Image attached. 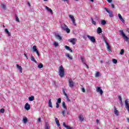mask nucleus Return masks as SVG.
Segmentation results:
<instances>
[{"instance_id":"obj_27","label":"nucleus","mask_w":129,"mask_h":129,"mask_svg":"<svg viewBox=\"0 0 129 129\" xmlns=\"http://www.w3.org/2000/svg\"><path fill=\"white\" fill-rule=\"evenodd\" d=\"M23 120L24 123H27V122H28V118H27V117H24L23 118Z\"/></svg>"},{"instance_id":"obj_12","label":"nucleus","mask_w":129,"mask_h":129,"mask_svg":"<svg viewBox=\"0 0 129 129\" xmlns=\"http://www.w3.org/2000/svg\"><path fill=\"white\" fill-rule=\"evenodd\" d=\"M24 108L26 109V110H30V109H31V106H30V104H29V103H26L25 104Z\"/></svg>"},{"instance_id":"obj_24","label":"nucleus","mask_w":129,"mask_h":129,"mask_svg":"<svg viewBox=\"0 0 129 129\" xmlns=\"http://www.w3.org/2000/svg\"><path fill=\"white\" fill-rule=\"evenodd\" d=\"M37 51H38V49H37V46L36 45L33 46V52H35Z\"/></svg>"},{"instance_id":"obj_58","label":"nucleus","mask_w":129,"mask_h":129,"mask_svg":"<svg viewBox=\"0 0 129 129\" xmlns=\"http://www.w3.org/2000/svg\"><path fill=\"white\" fill-rule=\"evenodd\" d=\"M38 121H39V122L41 121V118H38Z\"/></svg>"},{"instance_id":"obj_39","label":"nucleus","mask_w":129,"mask_h":129,"mask_svg":"<svg viewBox=\"0 0 129 129\" xmlns=\"http://www.w3.org/2000/svg\"><path fill=\"white\" fill-rule=\"evenodd\" d=\"M56 103H61V98H59L57 99Z\"/></svg>"},{"instance_id":"obj_10","label":"nucleus","mask_w":129,"mask_h":129,"mask_svg":"<svg viewBox=\"0 0 129 129\" xmlns=\"http://www.w3.org/2000/svg\"><path fill=\"white\" fill-rule=\"evenodd\" d=\"M104 42L107 46V51L108 52H111V49L110 48V45H109V44L107 43V41L106 40H104Z\"/></svg>"},{"instance_id":"obj_28","label":"nucleus","mask_w":129,"mask_h":129,"mask_svg":"<svg viewBox=\"0 0 129 129\" xmlns=\"http://www.w3.org/2000/svg\"><path fill=\"white\" fill-rule=\"evenodd\" d=\"M31 60L33 61L35 63H37V60L35 59V57H34V56L33 55H31Z\"/></svg>"},{"instance_id":"obj_52","label":"nucleus","mask_w":129,"mask_h":129,"mask_svg":"<svg viewBox=\"0 0 129 129\" xmlns=\"http://www.w3.org/2000/svg\"><path fill=\"white\" fill-rule=\"evenodd\" d=\"M81 59L82 60V62L83 63V64H84V63H85V62H84V61H83V58H82V57H81Z\"/></svg>"},{"instance_id":"obj_43","label":"nucleus","mask_w":129,"mask_h":129,"mask_svg":"<svg viewBox=\"0 0 129 129\" xmlns=\"http://www.w3.org/2000/svg\"><path fill=\"white\" fill-rule=\"evenodd\" d=\"M1 8H2L3 9H6V5L5 4H1Z\"/></svg>"},{"instance_id":"obj_9","label":"nucleus","mask_w":129,"mask_h":129,"mask_svg":"<svg viewBox=\"0 0 129 129\" xmlns=\"http://www.w3.org/2000/svg\"><path fill=\"white\" fill-rule=\"evenodd\" d=\"M69 17L70 19H71L73 25H74V26H76V23L75 22V18H74V17L71 15H70Z\"/></svg>"},{"instance_id":"obj_62","label":"nucleus","mask_w":129,"mask_h":129,"mask_svg":"<svg viewBox=\"0 0 129 129\" xmlns=\"http://www.w3.org/2000/svg\"><path fill=\"white\" fill-rule=\"evenodd\" d=\"M67 114H68V115H69L70 114V113L69 112H67Z\"/></svg>"},{"instance_id":"obj_36","label":"nucleus","mask_w":129,"mask_h":129,"mask_svg":"<svg viewBox=\"0 0 129 129\" xmlns=\"http://www.w3.org/2000/svg\"><path fill=\"white\" fill-rule=\"evenodd\" d=\"M124 53V49H121L120 52V55H123Z\"/></svg>"},{"instance_id":"obj_29","label":"nucleus","mask_w":129,"mask_h":129,"mask_svg":"<svg viewBox=\"0 0 129 129\" xmlns=\"http://www.w3.org/2000/svg\"><path fill=\"white\" fill-rule=\"evenodd\" d=\"M66 56L68 57V58H69L71 60H72V59H73V58L72 57V56H71L69 53H67V54H66Z\"/></svg>"},{"instance_id":"obj_15","label":"nucleus","mask_w":129,"mask_h":129,"mask_svg":"<svg viewBox=\"0 0 129 129\" xmlns=\"http://www.w3.org/2000/svg\"><path fill=\"white\" fill-rule=\"evenodd\" d=\"M118 17L121 22H122V23H124V20H123V18H122V16H121V15H120V14H118Z\"/></svg>"},{"instance_id":"obj_34","label":"nucleus","mask_w":129,"mask_h":129,"mask_svg":"<svg viewBox=\"0 0 129 129\" xmlns=\"http://www.w3.org/2000/svg\"><path fill=\"white\" fill-rule=\"evenodd\" d=\"M112 62L114 63V64H116V63H117V60H116V59L113 58L112 59Z\"/></svg>"},{"instance_id":"obj_2","label":"nucleus","mask_w":129,"mask_h":129,"mask_svg":"<svg viewBox=\"0 0 129 129\" xmlns=\"http://www.w3.org/2000/svg\"><path fill=\"white\" fill-rule=\"evenodd\" d=\"M61 30H63V31H65L68 34H69V33H70V29L68 28V26L65 25V24H61Z\"/></svg>"},{"instance_id":"obj_4","label":"nucleus","mask_w":129,"mask_h":129,"mask_svg":"<svg viewBox=\"0 0 129 129\" xmlns=\"http://www.w3.org/2000/svg\"><path fill=\"white\" fill-rule=\"evenodd\" d=\"M76 41H77L76 38H70L69 39V42L72 43L73 45H75V44H76Z\"/></svg>"},{"instance_id":"obj_32","label":"nucleus","mask_w":129,"mask_h":129,"mask_svg":"<svg viewBox=\"0 0 129 129\" xmlns=\"http://www.w3.org/2000/svg\"><path fill=\"white\" fill-rule=\"evenodd\" d=\"M100 75V73H99V72H97L96 73L95 77H99Z\"/></svg>"},{"instance_id":"obj_18","label":"nucleus","mask_w":129,"mask_h":129,"mask_svg":"<svg viewBox=\"0 0 129 129\" xmlns=\"http://www.w3.org/2000/svg\"><path fill=\"white\" fill-rule=\"evenodd\" d=\"M45 9H46V10H47V11L48 12H49L50 13V14H53V11L52 10V9H51L47 6H46Z\"/></svg>"},{"instance_id":"obj_35","label":"nucleus","mask_w":129,"mask_h":129,"mask_svg":"<svg viewBox=\"0 0 129 129\" xmlns=\"http://www.w3.org/2000/svg\"><path fill=\"white\" fill-rule=\"evenodd\" d=\"M56 37L57 38L58 40H62V37H61L59 34L56 35Z\"/></svg>"},{"instance_id":"obj_1","label":"nucleus","mask_w":129,"mask_h":129,"mask_svg":"<svg viewBox=\"0 0 129 129\" xmlns=\"http://www.w3.org/2000/svg\"><path fill=\"white\" fill-rule=\"evenodd\" d=\"M58 73L61 78H62V77H64V76L65 75V70L63 68V66H60L58 68Z\"/></svg>"},{"instance_id":"obj_56","label":"nucleus","mask_w":129,"mask_h":129,"mask_svg":"<svg viewBox=\"0 0 129 129\" xmlns=\"http://www.w3.org/2000/svg\"><path fill=\"white\" fill-rule=\"evenodd\" d=\"M24 55L26 56V59H28V56H27V54L24 53Z\"/></svg>"},{"instance_id":"obj_59","label":"nucleus","mask_w":129,"mask_h":129,"mask_svg":"<svg viewBox=\"0 0 129 129\" xmlns=\"http://www.w3.org/2000/svg\"><path fill=\"white\" fill-rule=\"evenodd\" d=\"M100 63H101V64H102V63H103V61L102 60H100Z\"/></svg>"},{"instance_id":"obj_25","label":"nucleus","mask_w":129,"mask_h":129,"mask_svg":"<svg viewBox=\"0 0 129 129\" xmlns=\"http://www.w3.org/2000/svg\"><path fill=\"white\" fill-rule=\"evenodd\" d=\"M35 98L34 97V96H31V97H29V101H33V100H34Z\"/></svg>"},{"instance_id":"obj_11","label":"nucleus","mask_w":129,"mask_h":129,"mask_svg":"<svg viewBox=\"0 0 129 129\" xmlns=\"http://www.w3.org/2000/svg\"><path fill=\"white\" fill-rule=\"evenodd\" d=\"M125 106L127 110L129 111V104H128V99H127L125 100Z\"/></svg>"},{"instance_id":"obj_17","label":"nucleus","mask_w":129,"mask_h":129,"mask_svg":"<svg viewBox=\"0 0 129 129\" xmlns=\"http://www.w3.org/2000/svg\"><path fill=\"white\" fill-rule=\"evenodd\" d=\"M51 99H49L48 100V107H51V108H53V106L52 105V101Z\"/></svg>"},{"instance_id":"obj_53","label":"nucleus","mask_w":129,"mask_h":129,"mask_svg":"<svg viewBox=\"0 0 129 129\" xmlns=\"http://www.w3.org/2000/svg\"><path fill=\"white\" fill-rule=\"evenodd\" d=\"M111 7H112L113 9H114V5L113 4H111Z\"/></svg>"},{"instance_id":"obj_23","label":"nucleus","mask_w":129,"mask_h":129,"mask_svg":"<svg viewBox=\"0 0 129 129\" xmlns=\"http://www.w3.org/2000/svg\"><path fill=\"white\" fill-rule=\"evenodd\" d=\"M118 99L120 101V104H121V106H122V99L121 98V96H118Z\"/></svg>"},{"instance_id":"obj_30","label":"nucleus","mask_w":129,"mask_h":129,"mask_svg":"<svg viewBox=\"0 0 129 129\" xmlns=\"http://www.w3.org/2000/svg\"><path fill=\"white\" fill-rule=\"evenodd\" d=\"M62 106H63V108H64V109H66V110H67V107H66L65 102H62Z\"/></svg>"},{"instance_id":"obj_22","label":"nucleus","mask_w":129,"mask_h":129,"mask_svg":"<svg viewBox=\"0 0 129 129\" xmlns=\"http://www.w3.org/2000/svg\"><path fill=\"white\" fill-rule=\"evenodd\" d=\"M67 110L65 109L64 110H62L61 112L60 113L61 114L63 115V116H65V114H66V111Z\"/></svg>"},{"instance_id":"obj_50","label":"nucleus","mask_w":129,"mask_h":129,"mask_svg":"<svg viewBox=\"0 0 129 129\" xmlns=\"http://www.w3.org/2000/svg\"><path fill=\"white\" fill-rule=\"evenodd\" d=\"M35 52H36L37 55L40 56V53H39V51L38 50H37Z\"/></svg>"},{"instance_id":"obj_54","label":"nucleus","mask_w":129,"mask_h":129,"mask_svg":"<svg viewBox=\"0 0 129 129\" xmlns=\"http://www.w3.org/2000/svg\"><path fill=\"white\" fill-rule=\"evenodd\" d=\"M9 37H10V36H12V34H11L10 32L7 33Z\"/></svg>"},{"instance_id":"obj_51","label":"nucleus","mask_w":129,"mask_h":129,"mask_svg":"<svg viewBox=\"0 0 129 129\" xmlns=\"http://www.w3.org/2000/svg\"><path fill=\"white\" fill-rule=\"evenodd\" d=\"M82 92H85V89L84 88H83L82 89Z\"/></svg>"},{"instance_id":"obj_8","label":"nucleus","mask_w":129,"mask_h":129,"mask_svg":"<svg viewBox=\"0 0 129 129\" xmlns=\"http://www.w3.org/2000/svg\"><path fill=\"white\" fill-rule=\"evenodd\" d=\"M96 92H99L100 94L101 95H102L103 94V91H102V89H101V88L100 87H96Z\"/></svg>"},{"instance_id":"obj_48","label":"nucleus","mask_w":129,"mask_h":129,"mask_svg":"<svg viewBox=\"0 0 129 129\" xmlns=\"http://www.w3.org/2000/svg\"><path fill=\"white\" fill-rule=\"evenodd\" d=\"M5 33H6V34H8L10 32L9 31V30H8V29H5Z\"/></svg>"},{"instance_id":"obj_33","label":"nucleus","mask_w":129,"mask_h":129,"mask_svg":"<svg viewBox=\"0 0 129 129\" xmlns=\"http://www.w3.org/2000/svg\"><path fill=\"white\" fill-rule=\"evenodd\" d=\"M53 45H54V47H58V46H59V44L56 42H53Z\"/></svg>"},{"instance_id":"obj_21","label":"nucleus","mask_w":129,"mask_h":129,"mask_svg":"<svg viewBox=\"0 0 129 129\" xmlns=\"http://www.w3.org/2000/svg\"><path fill=\"white\" fill-rule=\"evenodd\" d=\"M45 129H50V125L48 122H45Z\"/></svg>"},{"instance_id":"obj_45","label":"nucleus","mask_w":129,"mask_h":129,"mask_svg":"<svg viewBox=\"0 0 129 129\" xmlns=\"http://www.w3.org/2000/svg\"><path fill=\"white\" fill-rule=\"evenodd\" d=\"M62 92H63V94H64V95H65L66 96L67 95H68L66 93V92H65V90H64V89H62Z\"/></svg>"},{"instance_id":"obj_7","label":"nucleus","mask_w":129,"mask_h":129,"mask_svg":"<svg viewBox=\"0 0 129 129\" xmlns=\"http://www.w3.org/2000/svg\"><path fill=\"white\" fill-rule=\"evenodd\" d=\"M120 33H121V35H122V37L126 39V41H128V37L125 35L123 30H120Z\"/></svg>"},{"instance_id":"obj_64","label":"nucleus","mask_w":129,"mask_h":129,"mask_svg":"<svg viewBox=\"0 0 129 129\" xmlns=\"http://www.w3.org/2000/svg\"><path fill=\"white\" fill-rule=\"evenodd\" d=\"M90 1L93 3L94 2V0H90Z\"/></svg>"},{"instance_id":"obj_60","label":"nucleus","mask_w":129,"mask_h":129,"mask_svg":"<svg viewBox=\"0 0 129 129\" xmlns=\"http://www.w3.org/2000/svg\"><path fill=\"white\" fill-rule=\"evenodd\" d=\"M96 122L97 123H98L99 122V120H98V119L96 120Z\"/></svg>"},{"instance_id":"obj_42","label":"nucleus","mask_w":129,"mask_h":129,"mask_svg":"<svg viewBox=\"0 0 129 129\" xmlns=\"http://www.w3.org/2000/svg\"><path fill=\"white\" fill-rule=\"evenodd\" d=\"M66 128H67V129H73V127H72L70 126L67 125V126H66Z\"/></svg>"},{"instance_id":"obj_61","label":"nucleus","mask_w":129,"mask_h":129,"mask_svg":"<svg viewBox=\"0 0 129 129\" xmlns=\"http://www.w3.org/2000/svg\"><path fill=\"white\" fill-rule=\"evenodd\" d=\"M69 51H70L71 53H72L73 51L72 49L70 48V50Z\"/></svg>"},{"instance_id":"obj_55","label":"nucleus","mask_w":129,"mask_h":129,"mask_svg":"<svg viewBox=\"0 0 129 129\" xmlns=\"http://www.w3.org/2000/svg\"><path fill=\"white\" fill-rule=\"evenodd\" d=\"M126 32H127L129 34V28L126 29ZM128 36L129 37V34H128Z\"/></svg>"},{"instance_id":"obj_3","label":"nucleus","mask_w":129,"mask_h":129,"mask_svg":"<svg viewBox=\"0 0 129 129\" xmlns=\"http://www.w3.org/2000/svg\"><path fill=\"white\" fill-rule=\"evenodd\" d=\"M69 86L71 88H73V87H74V82H73L72 79H70L69 80Z\"/></svg>"},{"instance_id":"obj_38","label":"nucleus","mask_w":129,"mask_h":129,"mask_svg":"<svg viewBox=\"0 0 129 129\" xmlns=\"http://www.w3.org/2000/svg\"><path fill=\"white\" fill-rule=\"evenodd\" d=\"M16 22H18V23H20V20L19 19V17L16 15Z\"/></svg>"},{"instance_id":"obj_47","label":"nucleus","mask_w":129,"mask_h":129,"mask_svg":"<svg viewBox=\"0 0 129 129\" xmlns=\"http://www.w3.org/2000/svg\"><path fill=\"white\" fill-rule=\"evenodd\" d=\"M84 64L85 65V66L87 69H89V67H88V65H87V64H86V62H84Z\"/></svg>"},{"instance_id":"obj_19","label":"nucleus","mask_w":129,"mask_h":129,"mask_svg":"<svg viewBox=\"0 0 129 129\" xmlns=\"http://www.w3.org/2000/svg\"><path fill=\"white\" fill-rule=\"evenodd\" d=\"M97 32L98 34H101V33H102V29H101V28L98 27L97 29Z\"/></svg>"},{"instance_id":"obj_44","label":"nucleus","mask_w":129,"mask_h":129,"mask_svg":"<svg viewBox=\"0 0 129 129\" xmlns=\"http://www.w3.org/2000/svg\"><path fill=\"white\" fill-rule=\"evenodd\" d=\"M66 99L68 100V101L69 102H70V100L69 99V98L68 95H67V96H66Z\"/></svg>"},{"instance_id":"obj_37","label":"nucleus","mask_w":129,"mask_h":129,"mask_svg":"<svg viewBox=\"0 0 129 129\" xmlns=\"http://www.w3.org/2000/svg\"><path fill=\"white\" fill-rule=\"evenodd\" d=\"M43 66H43L41 63H39V64L38 65V68L41 69V68H43Z\"/></svg>"},{"instance_id":"obj_5","label":"nucleus","mask_w":129,"mask_h":129,"mask_svg":"<svg viewBox=\"0 0 129 129\" xmlns=\"http://www.w3.org/2000/svg\"><path fill=\"white\" fill-rule=\"evenodd\" d=\"M104 10H105V11L107 12V13H108L109 16L110 17V18H113V15L112 14V11H110V10L107 9V8H105Z\"/></svg>"},{"instance_id":"obj_16","label":"nucleus","mask_w":129,"mask_h":129,"mask_svg":"<svg viewBox=\"0 0 129 129\" xmlns=\"http://www.w3.org/2000/svg\"><path fill=\"white\" fill-rule=\"evenodd\" d=\"M79 119L80 121H84V117H83V115H80L79 116Z\"/></svg>"},{"instance_id":"obj_40","label":"nucleus","mask_w":129,"mask_h":129,"mask_svg":"<svg viewBox=\"0 0 129 129\" xmlns=\"http://www.w3.org/2000/svg\"><path fill=\"white\" fill-rule=\"evenodd\" d=\"M0 112H1L2 113H5V109H4V108L1 109Z\"/></svg>"},{"instance_id":"obj_63","label":"nucleus","mask_w":129,"mask_h":129,"mask_svg":"<svg viewBox=\"0 0 129 129\" xmlns=\"http://www.w3.org/2000/svg\"><path fill=\"white\" fill-rule=\"evenodd\" d=\"M28 5L29 7H31V4L29 2H28Z\"/></svg>"},{"instance_id":"obj_6","label":"nucleus","mask_w":129,"mask_h":129,"mask_svg":"<svg viewBox=\"0 0 129 129\" xmlns=\"http://www.w3.org/2000/svg\"><path fill=\"white\" fill-rule=\"evenodd\" d=\"M87 38H88L89 40H90L93 43H95V38L93 36H91L90 35H87Z\"/></svg>"},{"instance_id":"obj_41","label":"nucleus","mask_w":129,"mask_h":129,"mask_svg":"<svg viewBox=\"0 0 129 129\" xmlns=\"http://www.w3.org/2000/svg\"><path fill=\"white\" fill-rule=\"evenodd\" d=\"M64 48H65V49H66V50H70V47L67 45H66L64 46Z\"/></svg>"},{"instance_id":"obj_26","label":"nucleus","mask_w":129,"mask_h":129,"mask_svg":"<svg viewBox=\"0 0 129 129\" xmlns=\"http://www.w3.org/2000/svg\"><path fill=\"white\" fill-rule=\"evenodd\" d=\"M91 20L92 21V24H93V25H94V26H96V22L94 21V20H93V18L91 17Z\"/></svg>"},{"instance_id":"obj_14","label":"nucleus","mask_w":129,"mask_h":129,"mask_svg":"<svg viewBox=\"0 0 129 129\" xmlns=\"http://www.w3.org/2000/svg\"><path fill=\"white\" fill-rule=\"evenodd\" d=\"M16 67H17V68L19 69V73H22L23 68H22V67L21 66L19 65L18 64H16Z\"/></svg>"},{"instance_id":"obj_13","label":"nucleus","mask_w":129,"mask_h":129,"mask_svg":"<svg viewBox=\"0 0 129 129\" xmlns=\"http://www.w3.org/2000/svg\"><path fill=\"white\" fill-rule=\"evenodd\" d=\"M114 114L117 116L119 115L118 110H117L115 106L114 107Z\"/></svg>"},{"instance_id":"obj_49","label":"nucleus","mask_w":129,"mask_h":129,"mask_svg":"<svg viewBox=\"0 0 129 129\" xmlns=\"http://www.w3.org/2000/svg\"><path fill=\"white\" fill-rule=\"evenodd\" d=\"M62 125H63V126L64 127H66V126H67V125H66V124L64 122L62 123Z\"/></svg>"},{"instance_id":"obj_46","label":"nucleus","mask_w":129,"mask_h":129,"mask_svg":"<svg viewBox=\"0 0 129 129\" xmlns=\"http://www.w3.org/2000/svg\"><path fill=\"white\" fill-rule=\"evenodd\" d=\"M60 105H59V103H56V108H59Z\"/></svg>"},{"instance_id":"obj_31","label":"nucleus","mask_w":129,"mask_h":129,"mask_svg":"<svg viewBox=\"0 0 129 129\" xmlns=\"http://www.w3.org/2000/svg\"><path fill=\"white\" fill-rule=\"evenodd\" d=\"M101 25H103V26H104V25H105V24H106V21H105V20H102L101 21Z\"/></svg>"},{"instance_id":"obj_57","label":"nucleus","mask_w":129,"mask_h":129,"mask_svg":"<svg viewBox=\"0 0 129 129\" xmlns=\"http://www.w3.org/2000/svg\"><path fill=\"white\" fill-rule=\"evenodd\" d=\"M107 1L108 3H111V2H112V0H107Z\"/></svg>"},{"instance_id":"obj_20","label":"nucleus","mask_w":129,"mask_h":129,"mask_svg":"<svg viewBox=\"0 0 129 129\" xmlns=\"http://www.w3.org/2000/svg\"><path fill=\"white\" fill-rule=\"evenodd\" d=\"M55 122H56L57 125L58 126H60V123H59V120L58 119V118H55Z\"/></svg>"}]
</instances>
